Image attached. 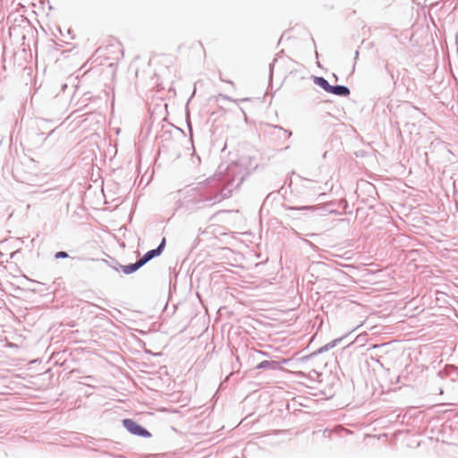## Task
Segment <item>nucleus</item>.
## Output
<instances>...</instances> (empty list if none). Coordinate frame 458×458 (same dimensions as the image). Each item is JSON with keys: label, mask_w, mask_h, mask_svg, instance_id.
Returning a JSON list of instances; mask_svg holds the SVG:
<instances>
[{"label": "nucleus", "mask_w": 458, "mask_h": 458, "mask_svg": "<svg viewBox=\"0 0 458 458\" xmlns=\"http://www.w3.org/2000/svg\"><path fill=\"white\" fill-rule=\"evenodd\" d=\"M273 66H274V64H270V71H271V72H272Z\"/></svg>", "instance_id": "obj_22"}, {"label": "nucleus", "mask_w": 458, "mask_h": 458, "mask_svg": "<svg viewBox=\"0 0 458 458\" xmlns=\"http://www.w3.org/2000/svg\"><path fill=\"white\" fill-rule=\"evenodd\" d=\"M220 97L224 98L225 99H227V100H230V101L235 102V103L239 101L238 99H233L232 98L227 97V96L220 95Z\"/></svg>", "instance_id": "obj_18"}, {"label": "nucleus", "mask_w": 458, "mask_h": 458, "mask_svg": "<svg viewBox=\"0 0 458 458\" xmlns=\"http://www.w3.org/2000/svg\"><path fill=\"white\" fill-rule=\"evenodd\" d=\"M101 262L106 263L108 267L114 269L115 271H119L120 266H122L116 259H111V261H108L106 259H101Z\"/></svg>", "instance_id": "obj_11"}, {"label": "nucleus", "mask_w": 458, "mask_h": 458, "mask_svg": "<svg viewBox=\"0 0 458 458\" xmlns=\"http://www.w3.org/2000/svg\"><path fill=\"white\" fill-rule=\"evenodd\" d=\"M284 210H310V209H325V208H318V206H299L293 207L288 205H283Z\"/></svg>", "instance_id": "obj_10"}, {"label": "nucleus", "mask_w": 458, "mask_h": 458, "mask_svg": "<svg viewBox=\"0 0 458 458\" xmlns=\"http://www.w3.org/2000/svg\"><path fill=\"white\" fill-rule=\"evenodd\" d=\"M314 83L323 89L326 92L329 93L332 85L326 80L324 77L314 76L313 77Z\"/></svg>", "instance_id": "obj_9"}, {"label": "nucleus", "mask_w": 458, "mask_h": 458, "mask_svg": "<svg viewBox=\"0 0 458 458\" xmlns=\"http://www.w3.org/2000/svg\"><path fill=\"white\" fill-rule=\"evenodd\" d=\"M329 93L339 96V97H348L351 93L350 89L344 85H332Z\"/></svg>", "instance_id": "obj_6"}, {"label": "nucleus", "mask_w": 458, "mask_h": 458, "mask_svg": "<svg viewBox=\"0 0 458 458\" xmlns=\"http://www.w3.org/2000/svg\"><path fill=\"white\" fill-rule=\"evenodd\" d=\"M220 81H223V82H225V80H223V78L220 77Z\"/></svg>", "instance_id": "obj_23"}, {"label": "nucleus", "mask_w": 458, "mask_h": 458, "mask_svg": "<svg viewBox=\"0 0 458 458\" xmlns=\"http://www.w3.org/2000/svg\"><path fill=\"white\" fill-rule=\"evenodd\" d=\"M220 81H223V82H225V80H223V78L220 77Z\"/></svg>", "instance_id": "obj_24"}, {"label": "nucleus", "mask_w": 458, "mask_h": 458, "mask_svg": "<svg viewBox=\"0 0 458 458\" xmlns=\"http://www.w3.org/2000/svg\"><path fill=\"white\" fill-rule=\"evenodd\" d=\"M196 158H197L198 163H199V162H200V158H199V156H196Z\"/></svg>", "instance_id": "obj_20"}, {"label": "nucleus", "mask_w": 458, "mask_h": 458, "mask_svg": "<svg viewBox=\"0 0 458 458\" xmlns=\"http://www.w3.org/2000/svg\"><path fill=\"white\" fill-rule=\"evenodd\" d=\"M54 123V120H47V119H43V118H38L36 120V125H37V131H36V135L38 137H41L38 141V142H44L47 140V139L53 135L55 131V129L56 128H53V129H50L49 130V132L47 133V136H44L45 135V132L44 131L46 130H48V123Z\"/></svg>", "instance_id": "obj_3"}, {"label": "nucleus", "mask_w": 458, "mask_h": 458, "mask_svg": "<svg viewBox=\"0 0 458 458\" xmlns=\"http://www.w3.org/2000/svg\"><path fill=\"white\" fill-rule=\"evenodd\" d=\"M358 56H359V51L357 50V51L355 52V59H357V58H358Z\"/></svg>", "instance_id": "obj_19"}, {"label": "nucleus", "mask_w": 458, "mask_h": 458, "mask_svg": "<svg viewBox=\"0 0 458 458\" xmlns=\"http://www.w3.org/2000/svg\"><path fill=\"white\" fill-rule=\"evenodd\" d=\"M341 340H342L341 338H337V339H335V340H333V341L329 342L328 344H327L326 345H327V347H328V351H329L330 349L334 348L335 346H336V344H337L339 342H341Z\"/></svg>", "instance_id": "obj_16"}, {"label": "nucleus", "mask_w": 458, "mask_h": 458, "mask_svg": "<svg viewBox=\"0 0 458 458\" xmlns=\"http://www.w3.org/2000/svg\"><path fill=\"white\" fill-rule=\"evenodd\" d=\"M67 258H69V254L66 251L60 250V251L55 252V259H67Z\"/></svg>", "instance_id": "obj_13"}, {"label": "nucleus", "mask_w": 458, "mask_h": 458, "mask_svg": "<svg viewBox=\"0 0 458 458\" xmlns=\"http://www.w3.org/2000/svg\"><path fill=\"white\" fill-rule=\"evenodd\" d=\"M124 428L131 435L140 437H150L151 433L143 426L132 419H123L122 420Z\"/></svg>", "instance_id": "obj_2"}, {"label": "nucleus", "mask_w": 458, "mask_h": 458, "mask_svg": "<svg viewBox=\"0 0 458 458\" xmlns=\"http://www.w3.org/2000/svg\"><path fill=\"white\" fill-rule=\"evenodd\" d=\"M327 351H328V347H327V345L325 344L324 346L318 348L316 352H314L311 354H310L309 356H307L306 359H309L312 356H316L317 354H320V353H323Z\"/></svg>", "instance_id": "obj_12"}, {"label": "nucleus", "mask_w": 458, "mask_h": 458, "mask_svg": "<svg viewBox=\"0 0 458 458\" xmlns=\"http://www.w3.org/2000/svg\"><path fill=\"white\" fill-rule=\"evenodd\" d=\"M279 368L280 364L276 360H263L256 366L257 369L276 370Z\"/></svg>", "instance_id": "obj_7"}, {"label": "nucleus", "mask_w": 458, "mask_h": 458, "mask_svg": "<svg viewBox=\"0 0 458 458\" xmlns=\"http://www.w3.org/2000/svg\"><path fill=\"white\" fill-rule=\"evenodd\" d=\"M298 177L300 179H301V181H302V187L304 189L311 190L314 192H318V191H321L325 190V188H323L322 186L318 185V182L312 181V180L308 179V178L301 177L300 175H298Z\"/></svg>", "instance_id": "obj_5"}, {"label": "nucleus", "mask_w": 458, "mask_h": 458, "mask_svg": "<svg viewBox=\"0 0 458 458\" xmlns=\"http://www.w3.org/2000/svg\"><path fill=\"white\" fill-rule=\"evenodd\" d=\"M272 128L274 130H279V131H283L284 132L287 133V136L288 137H291L293 135V132L292 131L290 130H286V129H284L282 126L280 125H273Z\"/></svg>", "instance_id": "obj_14"}, {"label": "nucleus", "mask_w": 458, "mask_h": 458, "mask_svg": "<svg viewBox=\"0 0 458 458\" xmlns=\"http://www.w3.org/2000/svg\"><path fill=\"white\" fill-rule=\"evenodd\" d=\"M226 82L233 85V82L232 81H226Z\"/></svg>", "instance_id": "obj_21"}, {"label": "nucleus", "mask_w": 458, "mask_h": 458, "mask_svg": "<svg viewBox=\"0 0 458 458\" xmlns=\"http://www.w3.org/2000/svg\"><path fill=\"white\" fill-rule=\"evenodd\" d=\"M141 267H142V265L140 263V260L138 259L134 263H130L128 265H122V266H120V268L125 275H131V274L136 272L137 270H139Z\"/></svg>", "instance_id": "obj_8"}, {"label": "nucleus", "mask_w": 458, "mask_h": 458, "mask_svg": "<svg viewBox=\"0 0 458 458\" xmlns=\"http://www.w3.org/2000/svg\"><path fill=\"white\" fill-rule=\"evenodd\" d=\"M324 208H325V209H318L319 211H322V212H320V215H323L324 214L323 212H328V213L334 212L333 210L327 209L326 206ZM313 210L315 211L316 209H313Z\"/></svg>", "instance_id": "obj_17"}, {"label": "nucleus", "mask_w": 458, "mask_h": 458, "mask_svg": "<svg viewBox=\"0 0 458 458\" xmlns=\"http://www.w3.org/2000/svg\"><path fill=\"white\" fill-rule=\"evenodd\" d=\"M341 340H342L341 338H337V339H335V340H333V341L329 342L328 344H327L326 345H327V347H328V351H329L330 349L334 348L335 346H336V344H337L339 342H341Z\"/></svg>", "instance_id": "obj_15"}, {"label": "nucleus", "mask_w": 458, "mask_h": 458, "mask_svg": "<svg viewBox=\"0 0 458 458\" xmlns=\"http://www.w3.org/2000/svg\"><path fill=\"white\" fill-rule=\"evenodd\" d=\"M257 164L250 157H242L223 168L219 165L218 171L195 186L187 188L183 192V205L188 208H206L222 202L231 197L234 189H237L244 181L250 170L255 169Z\"/></svg>", "instance_id": "obj_1"}, {"label": "nucleus", "mask_w": 458, "mask_h": 458, "mask_svg": "<svg viewBox=\"0 0 458 458\" xmlns=\"http://www.w3.org/2000/svg\"><path fill=\"white\" fill-rule=\"evenodd\" d=\"M166 240L165 238H162L160 243L156 249L148 250L141 258L139 259L140 263L142 265V267L147 264L148 261L153 259L154 258H157L162 254L165 248Z\"/></svg>", "instance_id": "obj_4"}]
</instances>
